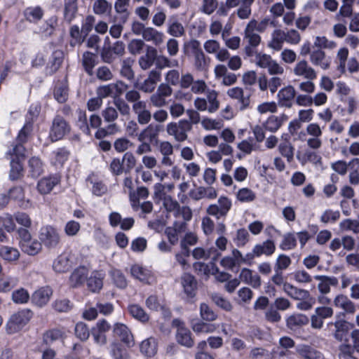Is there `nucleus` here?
<instances>
[{"instance_id":"8","label":"nucleus","mask_w":359,"mask_h":359,"mask_svg":"<svg viewBox=\"0 0 359 359\" xmlns=\"http://www.w3.org/2000/svg\"><path fill=\"white\" fill-rule=\"evenodd\" d=\"M203 48L208 54H214L219 62H225L229 58V50L221 46L220 43L215 39H208L203 43Z\"/></svg>"},{"instance_id":"4","label":"nucleus","mask_w":359,"mask_h":359,"mask_svg":"<svg viewBox=\"0 0 359 359\" xmlns=\"http://www.w3.org/2000/svg\"><path fill=\"white\" fill-rule=\"evenodd\" d=\"M255 64L262 69H267L271 75H280L284 73L283 67L265 53H259L256 55Z\"/></svg>"},{"instance_id":"31","label":"nucleus","mask_w":359,"mask_h":359,"mask_svg":"<svg viewBox=\"0 0 359 359\" xmlns=\"http://www.w3.org/2000/svg\"><path fill=\"white\" fill-rule=\"evenodd\" d=\"M297 353L302 359H323L320 352L308 345L298 346Z\"/></svg>"},{"instance_id":"49","label":"nucleus","mask_w":359,"mask_h":359,"mask_svg":"<svg viewBox=\"0 0 359 359\" xmlns=\"http://www.w3.org/2000/svg\"><path fill=\"white\" fill-rule=\"evenodd\" d=\"M128 311L133 318L142 323H146L149 319V315L137 304L130 305L128 306Z\"/></svg>"},{"instance_id":"1","label":"nucleus","mask_w":359,"mask_h":359,"mask_svg":"<svg viewBox=\"0 0 359 359\" xmlns=\"http://www.w3.org/2000/svg\"><path fill=\"white\" fill-rule=\"evenodd\" d=\"M165 131L176 142H182L188 139V133L191 131V124L187 119L178 122H170L165 126Z\"/></svg>"},{"instance_id":"62","label":"nucleus","mask_w":359,"mask_h":359,"mask_svg":"<svg viewBox=\"0 0 359 359\" xmlns=\"http://www.w3.org/2000/svg\"><path fill=\"white\" fill-rule=\"evenodd\" d=\"M130 271L134 278L142 282L147 281L149 278V271L139 265L133 266Z\"/></svg>"},{"instance_id":"40","label":"nucleus","mask_w":359,"mask_h":359,"mask_svg":"<svg viewBox=\"0 0 359 359\" xmlns=\"http://www.w3.org/2000/svg\"><path fill=\"white\" fill-rule=\"evenodd\" d=\"M81 63L86 73L90 76L93 75V69L96 65V55L89 51L84 52Z\"/></svg>"},{"instance_id":"16","label":"nucleus","mask_w":359,"mask_h":359,"mask_svg":"<svg viewBox=\"0 0 359 359\" xmlns=\"http://www.w3.org/2000/svg\"><path fill=\"white\" fill-rule=\"evenodd\" d=\"M310 62L323 70H327L331 67L332 60L323 50H316L310 53Z\"/></svg>"},{"instance_id":"57","label":"nucleus","mask_w":359,"mask_h":359,"mask_svg":"<svg viewBox=\"0 0 359 359\" xmlns=\"http://www.w3.org/2000/svg\"><path fill=\"white\" fill-rule=\"evenodd\" d=\"M194 56V67L198 71L202 72L208 69L209 62L203 51Z\"/></svg>"},{"instance_id":"37","label":"nucleus","mask_w":359,"mask_h":359,"mask_svg":"<svg viewBox=\"0 0 359 359\" xmlns=\"http://www.w3.org/2000/svg\"><path fill=\"white\" fill-rule=\"evenodd\" d=\"M157 50L154 47H149L147 53L139 58L138 63L143 70L149 69L154 64Z\"/></svg>"},{"instance_id":"59","label":"nucleus","mask_w":359,"mask_h":359,"mask_svg":"<svg viewBox=\"0 0 359 359\" xmlns=\"http://www.w3.org/2000/svg\"><path fill=\"white\" fill-rule=\"evenodd\" d=\"M77 11L76 0H65V18L68 22H71L75 17Z\"/></svg>"},{"instance_id":"36","label":"nucleus","mask_w":359,"mask_h":359,"mask_svg":"<svg viewBox=\"0 0 359 359\" xmlns=\"http://www.w3.org/2000/svg\"><path fill=\"white\" fill-rule=\"evenodd\" d=\"M70 267L69 257L67 254L60 255L53 262V269L56 273H65Z\"/></svg>"},{"instance_id":"13","label":"nucleus","mask_w":359,"mask_h":359,"mask_svg":"<svg viewBox=\"0 0 359 359\" xmlns=\"http://www.w3.org/2000/svg\"><path fill=\"white\" fill-rule=\"evenodd\" d=\"M276 250V245L272 240H266L262 243L257 244L254 246L252 252L246 255L247 257L250 259H253L255 257H259L262 255L270 256L274 253Z\"/></svg>"},{"instance_id":"41","label":"nucleus","mask_w":359,"mask_h":359,"mask_svg":"<svg viewBox=\"0 0 359 359\" xmlns=\"http://www.w3.org/2000/svg\"><path fill=\"white\" fill-rule=\"evenodd\" d=\"M182 285L185 293L189 297L194 296L196 282L194 277L189 273H184L182 276Z\"/></svg>"},{"instance_id":"23","label":"nucleus","mask_w":359,"mask_h":359,"mask_svg":"<svg viewBox=\"0 0 359 359\" xmlns=\"http://www.w3.org/2000/svg\"><path fill=\"white\" fill-rule=\"evenodd\" d=\"M287 120V116L285 114L280 116L272 115L265 121L263 127L266 130L273 133L277 132Z\"/></svg>"},{"instance_id":"45","label":"nucleus","mask_w":359,"mask_h":359,"mask_svg":"<svg viewBox=\"0 0 359 359\" xmlns=\"http://www.w3.org/2000/svg\"><path fill=\"white\" fill-rule=\"evenodd\" d=\"M125 188L129 191V199L130 205L133 210L137 211L139 210V200L133 191V183L131 177H126L123 180Z\"/></svg>"},{"instance_id":"39","label":"nucleus","mask_w":359,"mask_h":359,"mask_svg":"<svg viewBox=\"0 0 359 359\" xmlns=\"http://www.w3.org/2000/svg\"><path fill=\"white\" fill-rule=\"evenodd\" d=\"M141 352L147 357H152L157 353V341L153 337L144 340L140 344Z\"/></svg>"},{"instance_id":"15","label":"nucleus","mask_w":359,"mask_h":359,"mask_svg":"<svg viewBox=\"0 0 359 359\" xmlns=\"http://www.w3.org/2000/svg\"><path fill=\"white\" fill-rule=\"evenodd\" d=\"M52 295V289L48 286H44L39 288L32 294L31 300L33 304L41 308L48 303Z\"/></svg>"},{"instance_id":"17","label":"nucleus","mask_w":359,"mask_h":359,"mask_svg":"<svg viewBox=\"0 0 359 359\" xmlns=\"http://www.w3.org/2000/svg\"><path fill=\"white\" fill-rule=\"evenodd\" d=\"M161 73L157 69H152L149 72L147 78L142 83L140 90L146 93H152L156 84L161 81Z\"/></svg>"},{"instance_id":"5","label":"nucleus","mask_w":359,"mask_h":359,"mask_svg":"<svg viewBox=\"0 0 359 359\" xmlns=\"http://www.w3.org/2000/svg\"><path fill=\"white\" fill-rule=\"evenodd\" d=\"M70 131V126L60 116H56L52 123L49 137L53 142L62 139Z\"/></svg>"},{"instance_id":"21","label":"nucleus","mask_w":359,"mask_h":359,"mask_svg":"<svg viewBox=\"0 0 359 359\" xmlns=\"http://www.w3.org/2000/svg\"><path fill=\"white\" fill-rule=\"evenodd\" d=\"M161 130L160 125L149 124L138 134L137 140L139 142L146 140L151 142L158 138Z\"/></svg>"},{"instance_id":"52","label":"nucleus","mask_w":359,"mask_h":359,"mask_svg":"<svg viewBox=\"0 0 359 359\" xmlns=\"http://www.w3.org/2000/svg\"><path fill=\"white\" fill-rule=\"evenodd\" d=\"M339 229L342 232L352 231L354 233H359V220L346 219L339 223Z\"/></svg>"},{"instance_id":"7","label":"nucleus","mask_w":359,"mask_h":359,"mask_svg":"<svg viewBox=\"0 0 359 359\" xmlns=\"http://www.w3.org/2000/svg\"><path fill=\"white\" fill-rule=\"evenodd\" d=\"M39 237L41 244L48 248H55L60 243V236L57 230L52 226L41 228Z\"/></svg>"},{"instance_id":"56","label":"nucleus","mask_w":359,"mask_h":359,"mask_svg":"<svg viewBox=\"0 0 359 359\" xmlns=\"http://www.w3.org/2000/svg\"><path fill=\"white\" fill-rule=\"evenodd\" d=\"M110 353L114 359H130L127 351L116 342L110 345Z\"/></svg>"},{"instance_id":"43","label":"nucleus","mask_w":359,"mask_h":359,"mask_svg":"<svg viewBox=\"0 0 359 359\" xmlns=\"http://www.w3.org/2000/svg\"><path fill=\"white\" fill-rule=\"evenodd\" d=\"M308 323V317L302 313L292 314L287 319V326L291 330L305 325Z\"/></svg>"},{"instance_id":"54","label":"nucleus","mask_w":359,"mask_h":359,"mask_svg":"<svg viewBox=\"0 0 359 359\" xmlns=\"http://www.w3.org/2000/svg\"><path fill=\"white\" fill-rule=\"evenodd\" d=\"M192 330L196 333H210L216 330L217 326L215 324L197 321L192 324Z\"/></svg>"},{"instance_id":"58","label":"nucleus","mask_w":359,"mask_h":359,"mask_svg":"<svg viewBox=\"0 0 359 359\" xmlns=\"http://www.w3.org/2000/svg\"><path fill=\"white\" fill-rule=\"evenodd\" d=\"M163 202V206L165 210L168 212H173L177 216V210L180 208L179 203L175 200L171 196H163L161 199Z\"/></svg>"},{"instance_id":"51","label":"nucleus","mask_w":359,"mask_h":359,"mask_svg":"<svg viewBox=\"0 0 359 359\" xmlns=\"http://www.w3.org/2000/svg\"><path fill=\"white\" fill-rule=\"evenodd\" d=\"M236 196L237 200L242 203H250L256 198L255 193L249 188L240 189L237 191Z\"/></svg>"},{"instance_id":"48","label":"nucleus","mask_w":359,"mask_h":359,"mask_svg":"<svg viewBox=\"0 0 359 359\" xmlns=\"http://www.w3.org/2000/svg\"><path fill=\"white\" fill-rule=\"evenodd\" d=\"M205 93L207 97L206 100L209 107L208 112L214 113L219 107V102L217 99L218 93L216 90L210 89H208Z\"/></svg>"},{"instance_id":"30","label":"nucleus","mask_w":359,"mask_h":359,"mask_svg":"<svg viewBox=\"0 0 359 359\" xmlns=\"http://www.w3.org/2000/svg\"><path fill=\"white\" fill-rule=\"evenodd\" d=\"M285 31L280 29L273 30L271 34V39L268 43V47L276 51L280 50L283 43L285 41Z\"/></svg>"},{"instance_id":"42","label":"nucleus","mask_w":359,"mask_h":359,"mask_svg":"<svg viewBox=\"0 0 359 359\" xmlns=\"http://www.w3.org/2000/svg\"><path fill=\"white\" fill-rule=\"evenodd\" d=\"M294 148L288 139H285L278 145L279 153L290 163L294 158Z\"/></svg>"},{"instance_id":"18","label":"nucleus","mask_w":359,"mask_h":359,"mask_svg":"<svg viewBox=\"0 0 359 359\" xmlns=\"http://www.w3.org/2000/svg\"><path fill=\"white\" fill-rule=\"evenodd\" d=\"M132 109L137 116V121L140 125H147L151 121L152 114L147 109L146 102L132 106Z\"/></svg>"},{"instance_id":"32","label":"nucleus","mask_w":359,"mask_h":359,"mask_svg":"<svg viewBox=\"0 0 359 359\" xmlns=\"http://www.w3.org/2000/svg\"><path fill=\"white\" fill-rule=\"evenodd\" d=\"M22 327V313L18 311L13 313L6 324V331L8 334L19 332Z\"/></svg>"},{"instance_id":"60","label":"nucleus","mask_w":359,"mask_h":359,"mask_svg":"<svg viewBox=\"0 0 359 359\" xmlns=\"http://www.w3.org/2000/svg\"><path fill=\"white\" fill-rule=\"evenodd\" d=\"M201 123L203 128L207 130H218L223 127V121L221 119L205 117L201 120Z\"/></svg>"},{"instance_id":"25","label":"nucleus","mask_w":359,"mask_h":359,"mask_svg":"<svg viewBox=\"0 0 359 359\" xmlns=\"http://www.w3.org/2000/svg\"><path fill=\"white\" fill-rule=\"evenodd\" d=\"M142 38L146 41L151 42L154 46H158L163 43L165 34L154 27H147Z\"/></svg>"},{"instance_id":"19","label":"nucleus","mask_w":359,"mask_h":359,"mask_svg":"<svg viewBox=\"0 0 359 359\" xmlns=\"http://www.w3.org/2000/svg\"><path fill=\"white\" fill-rule=\"evenodd\" d=\"M333 325L334 326V337L339 341L344 340L346 341L348 334L352 328L353 325L342 319L335 321Z\"/></svg>"},{"instance_id":"2","label":"nucleus","mask_w":359,"mask_h":359,"mask_svg":"<svg viewBox=\"0 0 359 359\" xmlns=\"http://www.w3.org/2000/svg\"><path fill=\"white\" fill-rule=\"evenodd\" d=\"M22 144L21 140H18V143L15 145L12 151H9L11 156V172L10 178L12 180L19 179L21 177L22 165H21V158L22 157Z\"/></svg>"},{"instance_id":"46","label":"nucleus","mask_w":359,"mask_h":359,"mask_svg":"<svg viewBox=\"0 0 359 359\" xmlns=\"http://www.w3.org/2000/svg\"><path fill=\"white\" fill-rule=\"evenodd\" d=\"M313 46L317 48L318 50H333L337 47V43L328 39L325 36H316L314 39Z\"/></svg>"},{"instance_id":"33","label":"nucleus","mask_w":359,"mask_h":359,"mask_svg":"<svg viewBox=\"0 0 359 359\" xmlns=\"http://www.w3.org/2000/svg\"><path fill=\"white\" fill-rule=\"evenodd\" d=\"M40 111V106L38 104H32L27 115V121L24 126V137L32 131L33 123L37 118Z\"/></svg>"},{"instance_id":"28","label":"nucleus","mask_w":359,"mask_h":359,"mask_svg":"<svg viewBox=\"0 0 359 359\" xmlns=\"http://www.w3.org/2000/svg\"><path fill=\"white\" fill-rule=\"evenodd\" d=\"M88 270L85 266H79L74 270L69 277V283L72 287L81 285L86 280Z\"/></svg>"},{"instance_id":"55","label":"nucleus","mask_w":359,"mask_h":359,"mask_svg":"<svg viewBox=\"0 0 359 359\" xmlns=\"http://www.w3.org/2000/svg\"><path fill=\"white\" fill-rule=\"evenodd\" d=\"M254 0H243L241 6L237 10L236 14L241 20H246L251 15V6Z\"/></svg>"},{"instance_id":"3","label":"nucleus","mask_w":359,"mask_h":359,"mask_svg":"<svg viewBox=\"0 0 359 359\" xmlns=\"http://www.w3.org/2000/svg\"><path fill=\"white\" fill-rule=\"evenodd\" d=\"M232 206L231 201L226 196H220L216 203L210 204L205 210L209 216H212L217 219L225 217Z\"/></svg>"},{"instance_id":"10","label":"nucleus","mask_w":359,"mask_h":359,"mask_svg":"<svg viewBox=\"0 0 359 359\" xmlns=\"http://www.w3.org/2000/svg\"><path fill=\"white\" fill-rule=\"evenodd\" d=\"M292 73L295 76L304 80H315L317 78V72L304 59L299 60L295 64Z\"/></svg>"},{"instance_id":"12","label":"nucleus","mask_w":359,"mask_h":359,"mask_svg":"<svg viewBox=\"0 0 359 359\" xmlns=\"http://www.w3.org/2000/svg\"><path fill=\"white\" fill-rule=\"evenodd\" d=\"M110 324L104 319L100 320L92 328L91 333L95 342L99 346H104L107 342L106 333L110 330Z\"/></svg>"},{"instance_id":"24","label":"nucleus","mask_w":359,"mask_h":359,"mask_svg":"<svg viewBox=\"0 0 359 359\" xmlns=\"http://www.w3.org/2000/svg\"><path fill=\"white\" fill-rule=\"evenodd\" d=\"M239 280L245 284L251 285L254 288H258L261 285L260 276L247 268H243L239 275Z\"/></svg>"},{"instance_id":"27","label":"nucleus","mask_w":359,"mask_h":359,"mask_svg":"<svg viewBox=\"0 0 359 359\" xmlns=\"http://www.w3.org/2000/svg\"><path fill=\"white\" fill-rule=\"evenodd\" d=\"M114 334L118 337L121 340L130 346L133 344V335L126 325L122 323H116L113 328Z\"/></svg>"},{"instance_id":"26","label":"nucleus","mask_w":359,"mask_h":359,"mask_svg":"<svg viewBox=\"0 0 359 359\" xmlns=\"http://www.w3.org/2000/svg\"><path fill=\"white\" fill-rule=\"evenodd\" d=\"M60 182V178L56 175L43 177L38 182L37 188L41 194H49Z\"/></svg>"},{"instance_id":"14","label":"nucleus","mask_w":359,"mask_h":359,"mask_svg":"<svg viewBox=\"0 0 359 359\" xmlns=\"http://www.w3.org/2000/svg\"><path fill=\"white\" fill-rule=\"evenodd\" d=\"M42 250V244L36 238H32L31 232L24 229V253L34 256Z\"/></svg>"},{"instance_id":"35","label":"nucleus","mask_w":359,"mask_h":359,"mask_svg":"<svg viewBox=\"0 0 359 359\" xmlns=\"http://www.w3.org/2000/svg\"><path fill=\"white\" fill-rule=\"evenodd\" d=\"M296 90L292 86L284 87L278 93L279 102L284 106L291 107L290 102L295 97Z\"/></svg>"},{"instance_id":"47","label":"nucleus","mask_w":359,"mask_h":359,"mask_svg":"<svg viewBox=\"0 0 359 359\" xmlns=\"http://www.w3.org/2000/svg\"><path fill=\"white\" fill-rule=\"evenodd\" d=\"M93 9L96 15H108L111 12V5L107 0H96L93 4Z\"/></svg>"},{"instance_id":"50","label":"nucleus","mask_w":359,"mask_h":359,"mask_svg":"<svg viewBox=\"0 0 359 359\" xmlns=\"http://www.w3.org/2000/svg\"><path fill=\"white\" fill-rule=\"evenodd\" d=\"M134 60L130 58H126L123 60L121 68V74L128 80H133L135 77V72L132 69Z\"/></svg>"},{"instance_id":"63","label":"nucleus","mask_w":359,"mask_h":359,"mask_svg":"<svg viewBox=\"0 0 359 359\" xmlns=\"http://www.w3.org/2000/svg\"><path fill=\"white\" fill-rule=\"evenodd\" d=\"M354 348L348 343L341 344L339 347V359H355L353 357Z\"/></svg>"},{"instance_id":"6","label":"nucleus","mask_w":359,"mask_h":359,"mask_svg":"<svg viewBox=\"0 0 359 359\" xmlns=\"http://www.w3.org/2000/svg\"><path fill=\"white\" fill-rule=\"evenodd\" d=\"M306 135L309 137L306 140L307 146L312 149L317 150L322 146L321 136L323 130L317 123H311L306 127Z\"/></svg>"},{"instance_id":"22","label":"nucleus","mask_w":359,"mask_h":359,"mask_svg":"<svg viewBox=\"0 0 359 359\" xmlns=\"http://www.w3.org/2000/svg\"><path fill=\"white\" fill-rule=\"evenodd\" d=\"M333 303L337 308L342 309L347 313L353 314L355 312L356 307L355 304L344 294H339L337 295L334 299Z\"/></svg>"},{"instance_id":"53","label":"nucleus","mask_w":359,"mask_h":359,"mask_svg":"<svg viewBox=\"0 0 359 359\" xmlns=\"http://www.w3.org/2000/svg\"><path fill=\"white\" fill-rule=\"evenodd\" d=\"M183 49L185 54L191 53L193 55H195L203 51L201 48L200 41L196 39H191L189 41L185 42L184 43Z\"/></svg>"},{"instance_id":"61","label":"nucleus","mask_w":359,"mask_h":359,"mask_svg":"<svg viewBox=\"0 0 359 359\" xmlns=\"http://www.w3.org/2000/svg\"><path fill=\"white\" fill-rule=\"evenodd\" d=\"M0 256L5 260L11 262L15 261L20 257V252L17 249L3 247L0 249Z\"/></svg>"},{"instance_id":"11","label":"nucleus","mask_w":359,"mask_h":359,"mask_svg":"<svg viewBox=\"0 0 359 359\" xmlns=\"http://www.w3.org/2000/svg\"><path fill=\"white\" fill-rule=\"evenodd\" d=\"M243 41L246 43L245 52L247 55L250 56L252 53V49L257 47L262 41V38L252 27L248 24L244 29Z\"/></svg>"},{"instance_id":"9","label":"nucleus","mask_w":359,"mask_h":359,"mask_svg":"<svg viewBox=\"0 0 359 359\" xmlns=\"http://www.w3.org/2000/svg\"><path fill=\"white\" fill-rule=\"evenodd\" d=\"M172 325L177 328L176 340L178 344L188 348L192 347L194 341L190 330L185 327L184 323L179 319H174Z\"/></svg>"},{"instance_id":"29","label":"nucleus","mask_w":359,"mask_h":359,"mask_svg":"<svg viewBox=\"0 0 359 359\" xmlns=\"http://www.w3.org/2000/svg\"><path fill=\"white\" fill-rule=\"evenodd\" d=\"M167 33L172 38L182 37L185 34V28L175 18H170L167 25Z\"/></svg>"},{"instance_id":"64","label":"nucleus","mask_w":359,"mask_h":359,"mask_svg":"<svg viewBox=\"0 0 359 359\" xmlns=\"http://www.w3.org/2000/svg\"><path fill=\"white\" fill-rule=\"evenodd\" d=\"M297 245V239L293 233H289L284 236L283 240L280 244V248L283 250L294 249Z\"/></svg>"},{"instance_id":"44","label":"nucleus","mask_w":359,"mask_h":359,"mask_svg":"<svg viewBox=\"0 0 359 359\" xmlns=\"http://www.w3.org/2000/svg\"><path fill=\"white\" fill-rule=\"evenodd\" d=\"M43 172V163L40 158L32 157L28 162V173L32 177H38Z\"/></svg>"},{"instance_id":"34","label":"nucleus","mask_w":359,"mask_h":359,"mask_svg":"<svg viewBox=\"0 0 359 359\" xmlns=\"http://www.w3.org/2000/svg\"><path fill=\"white\" fill-rule=\"evenodd\" d=\"M104 274L101 271H93L86 280L89 290L93 292L100 291L103 286Z\"/></svg>"},{"instance_id":"38","label":"nucleus","mask_w":359,"mask_h":359,"mask_svg":"<svg viewBox=\"0 0 359 359\" xmlns=\"http://www.w3.org/2000/svg\"><path fill=\"white\" fill-rule=\"evenodd\" d=\"M283 291L291 298L294 299H302L308 296V290L292 285L289 283L283 284Z\"/></svg>"},{"instance_id":"20","label":"nucleus","mask_w":359,"mask_h":359,"mask_svg":"<svg viewBox=\"0 0 359 359\" xmlns=\"http://www.w3.org/2000/svg\"><path fill=\"white\" fill-rule=\"evenodd\" d=\"M314 278L318 281L317 287L321 294H328L331 290L330 286L338 285L337 278L333 276L317 275L314 276Z\"/></svg>"}]
</instances>
